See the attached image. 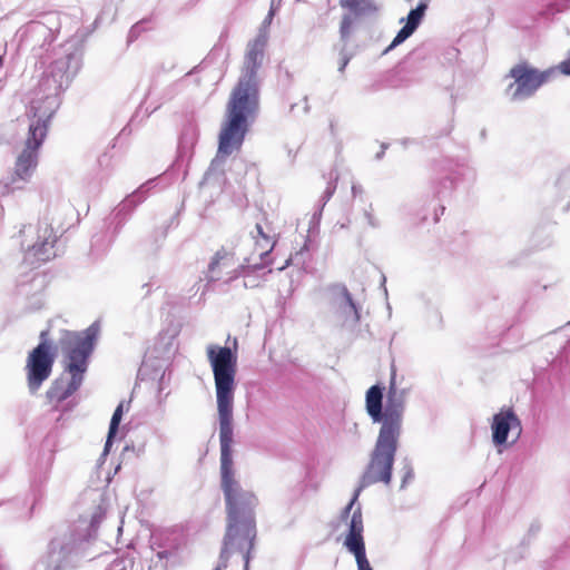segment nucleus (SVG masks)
<instances>
[{
	"instance_id": "nucleus-1",
	"label": "nucleus",
	"mask_w": 570,
	"mask_h": 570,
	"mask_svg": "<svg viewBox=\"0 0 570 570\" xmlns=\"http://www.w3.org/2000/svg\"><path fill=\"white\" fill-rule=\"evenodd\" d=\"M212 366L220 443V487L224 493L227 527L223 544L239 550L245 570L256 538V494L242 487L236 479L233 461V407L236 390L237 353L228 346L210 344L206 348Z\"/></svg>"
},
{
	"instance_id": "nucleus-2",
	"label": "nucleus",
	"mask_w": 570,
	"mask_h": 570,
	"mask_svg": "<svg viewBox=\"0 0 570 570\" xmlns=\"http://www.w3.org/2000/svg\"><path fill=\"white\" fill-rule=\"evenodd\" d=\"M395 376L396 371L395 367L392 366L391 380L384 404V387L375 384L365 393L366 412L374 422L381 423V428L370 462L361 476L360 487L355 490L352 500L344 509V517L350 514L364 488L379 482L384 484L391 482L394 456L402 432L406 396L405 389H400L396 385Z\"/></svg>"
},
{
	"instance_id": "nucleus-3",
	"label": "nucleus",
	"mask_w": 570,
	"mask_h": 570,
	"mask_svg": "<svg viewBox=\"0 0 570 570\" xmlns=\"http://www.w3.org/2000/svg\"><path fill=\"white\" fill-rule=\"evenodd\" d=\"M267 37L258 35L247 43L242 75L233 88L227 106L226 119L218 137V154L229 156L239 149L259 105L257 71L263 66Z\"/></svg>"
},
{
	"instance_id": "nucleus-4",
	"label": "nucleus",
	"mask_w": 570,
	"mask_h": 570,
	"mask_svg": "<svg viewBox=\"0 0 570 570\" xmlns=\"http://www.w3.org/2000/svg\"><path fill=\"white\" fill-rule=\"evenodd\" d=\"M96 334L97 331L92 326L82 332H62L59 343L63 355V367L71 379L68 383L56 380L50 385L46 392L49 404L57 407L80 387L88 368V358L94 350Z\"/></svg>"
},
{
	"instance_id": "nucleus-5",
	"label": "nucleus",
	"mask_w": 570,
	"mask_h": 570,
	"mask_svg": "<svg viewBox=\"0 0 570 570\" xmlns=\"http://www.w3.org/2000/svg\"><path fill=\"white\" fill-rule=\"evenodd\" d=\"M36 122L29 125L28 138L24 148L18 155L13 171L9 177V184L18 186L20 183H28L38 166V150L41 147L48 131L52 111L47 109L39 112L38 107H32Z\"/></svg>"
},
{
	"instance_id": "nucleus-6",
	"label": "nucleus",
	"mask_w": 570,
	"mask_h": 570,
	"mask_svg": "<svg viewBox=\"0 0 570 570\" xmlns=\"http://www.w3.org/2000/svg\"><path fill=\"white\" fill-rule=\"evenodd\" d=\"M553 75V70L540 71L527 61L517 63L510 69L509 76L514 79L509 89L512 99L520 100L531 97Z\"/></svg>"
},
{
	"instance_id": "nucleus-7",
	"label": "nucleus",
	"mask_w": 570,
	"mask_h": 570,
	"mask_svg": "<svg viewBox=\"0 0 570 570\" xmlns=\"http://www.w3.org/2000/svg\"><path fill=\"white\" fill-rule=\"evenodd\" d=\"M55 356L47 342L39 343L29 354L26 362V376L29 391L35 394L52 372Z\"/></svg>"
},
{
	"instance_id": "nucleus-8",
	"label": "nucleus",
	"mask_w": 570,
	"mask_h": 570,
	"mask_svg": "<svg viewBox=\"0 0 570 570\" xmlns=\"http://www.w3.org/2000/svg\"><path fill=\"white\" fill-rule=\"evenodd\" d=\"M65 232L66 227L55 217H45L38 223L37 240L29 246V252L37 261L47 262L50 259L49 250L53 248L55 244Z\"/></svg>"
},
{
	"instance_id": "nucleus-9",
	"label": "nucleus",
	"mask_w": 570,
	"mask_h": 570,
	"mask_svg": "<svg viewBox=\"0 0 570 570\" xmlns=\"http://www.w3.org/2000/svg\"><path fill=\"white\" fill-rule=\"evenodd\" d=\"M340 7L346 10L340 22V37L343 41L350 39L363 17L377 11L372 0H340Z\"/></svg>"
},
{
	"instance_id": "nucleus-10",
	"label": "nucleus",
	"mask_w": 570,
	"mask_h": 570,
	"mask_svg": "<svg viewBox=\"0 0 570 570\" xmlns=\"http://www.w3.org/2000/svg\"><path fill=\"white\" fill-rule=\"evenodd\" d=\"M344 546L354 554L358 570H372L366 558L365 543L363 539V518L360 507L353 511Z\"/></svg>"
},
{
	"instance_id": "nucleus-11",
	"label": "nucleus",
	"mask_w": 570,
	"mask_h": 570,
	"mask_svg": "<svg viewBox=\"0 0 570 570\" xmlns=\"http://www.w3.org/2000/svg\"><path fill=\"white\" fill-rule=\"evenodd\" d=\"M243 268L244 266L237 263L234 254L220 249L215 254L208 266L207 278L210 282L218 281L224 276L227 279H235L240 274L239 269Z\"/></svg>"
},
{
	"instance_id": "nucleus-12",
	"label": "nucleus",
	"mask_w": 570,
	"mask_h": 570,
	"mask_svg": "<svg viewBox=\"0 0 570 570\" xmlns=\"http://www.w3.org/2000/svg\"><path fill=\"white\" fill-rule=\"evenodd\" d=\"M491 428L492 440L495 445L504 444L510 431H515L517 436L521 433V422L511 407L502 409L494 414Z\"/></svg>"
},
{
	"instance_id": "nucleus-13",
	"label": "nucleus",
	"mask_w": 570,
	"mask_h": 570,
	"mask_svg": "<svg viewBox=\"0 0 570 570\" xmlns=\"http://www.w3.org/2000/svg\"><path fill=\"white\" fill-rule=\"evenodd\" d=\"M342 301L338 304L336 312L337 322L342 326L356 325L360 321V314L355 303L353 302L352 295L346 287L342 288Z\"/></svg>"
},
{
	"instance_id": "nucleus-14",
	"label": "nucleus",
	"mask_w": 570,
	"mask_h": 570,
	"mask_svg": "<svg viewBox=\"0 0 570 570\" xmlns=\"http://www.w3.org/2000/svg\"><path fill=\"white\" fill-rule=\"evenodd\" d=\"M252 234L255 240V250L257 252L261 258H264L273 250L275 246V240L268 233L264 230L261 224H256L255 234Z\"/></svg>"
},
{
	"instance_id": "nucleus-15",
	"label": "nucleus",
	"mask_w": 570,
	"mask_h": 570,
	"mask_svg": "<svg viewBox=\"0 0 570 570\" xmlns=\"http://www.w3.org/2000/svg\"><path fill=\"white\" fill-rule=\"evenodd\" d=\"M122 413H124V403L121 402L118 404V406L116 407V410L111 416L108 436H107V441H106V448H108L109 444H111V441L118 431L119 423L122 419Z\"/></svg>"
},
{
	"instance_id": "nucleus-16",
	"label": "nucleus",
	"mask_w": 570,
	"mask_h": 570,
	"mask_svg": "<svg viewBox=\"0 0 570 570\" xmlns=\"http://www.w3.org/2000/svg\"><path fill=\"white\" fill-rule=\"evenodd\" d=\"M428 6L423 2L419 3V6L415 9H412L406 19V26L411 27L412 29H416L425 13Z\"/></svg>"
},
{
	"instance_id": "nucleus-17",
	"label": "nucleus",
	"mask_w": 570,
	"mask_h": 570,
	"mask_svg": "<svg viewBox=\"0 0 570 570\" xmlns=\"http://www.w3.org/2000/svg\"><path fill=\"white\" fill-rule=\"evenodd\" d=\"M238 553L239 550L234 547H228L226 544H223L220 554H219V564L214 570H224L228 567L229 559L232 556Z\"/></svg>"
},
{
	"instance_id": "nucleus-18",
	"label": "nucleus",
	"mask_w": 570,
	"mask_h": 570,
	"mask_svg": "<svg viewBox=\"0 0 570 570\" xmlns=\"http://www.w3.org/2000/svg\"><path fill=\"white\" fill-rule=\"evenodd\" d=\"M415 30L409 26H404L395 36L389 49L402 43L405 39H407Z\"/></svg>"
},
{
	"instance_id": "nucleus-19",
	"label": "nucleus",
	"mask_w": 570,
	"mask_h": 570,
	"mask_svg": "<svg viewBox=\"0 0 570 570\" xmlns=\"http://www.w3.org/2000/svg\"><path fill=\"white\" fill-rule=\"evenodd\" d=\"M47 100H49V97H46V100H43V101L38 100V101H32L31 102V106H30V112H31V118H32L31 122H36L37 121V118L33 117V110H32L33 106L38 107L40 109L39 112H42V111H45L47 109H49V110H51L53 112L52 108L43 106L47 102Z\"/></svg>"
},
{
	"instance_id": "nucleus-20",
	"label": "nucleus",
	"mask_w": 570,
	"mask_h": 570,
	"mask_svg": "<svg viewBox=\"0 0 570 570\" xmlns=\"http://www.w3.org/2000/svg\"><path fill=\"white\" fill-rule=\"evenodd\" d=\"M58 547L59 552L63 556V558H66L70 553V550L66 546L59 544L56 540H52L49 544L50 553H53Z\"/></svg>"
},
{
	"instance_id": "nucleus-21",
	"label": "nucleus",
	"mask_w": 570,
	"mask_h": 570,
	"mask_svg": "<svg viewBox=\"0 0 570 570\" xmlns=\"http://www.w3.org/2000/svg\"><path fill=\"white\" fill-rule=\"evenodd\" d=\"M559 69L563 75L570 76V57L559 65Z\"/></svg>"
},
{
	"instance_id": "nucleus-22",
	"label": "nucleus",
	"mask_w": 570,
	"mask_h": 570,
	"mask_svg": "<svg viewBox=\"0 0 570 570\" xmlns=\"http://www.w3.org/2000/svg\"><path fill=\"white\" fill-rule=\"evenodd\" d=\"M348 61H350V58H348V57L344 56V57L342 58L341 66H340V68H338V70H340L341 72H343V71L345 70V68H346V66H347Z\"/></svg>"
},
{
	"instance_id": "nucleus-23",
	"label": "nucleus",
	"mask_w": 570,
	"mask_h": 570,
	"mask_svg": "<svg viewBox=\"0 0 570 570\" xmlns=\"http://www.w3.org/2000/svg\"><path fill=\"white\" fill-rule=\"evenodd\" d=\"M327 191H328V195H332V194H333V191H334V188H333V189H331V190H327Z\"/></svg>"
},
{
	"instance_id": "nucleus-24",
	"label": "nucleus",
	"mask_w": 570,
	"mask_h": 570,
	"mask_svg": "<svg viewBox=\"0 0 570 570\" xmlns=\"http://www.w3.org/2000/svg\"><path fill=\"white\" fill-rule=\"evenodd\" d=\"M2 62H3V57L1 56L0 57V65H2Z\"/></svg>"
}]
</instances>
